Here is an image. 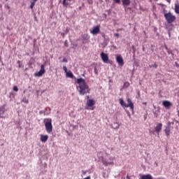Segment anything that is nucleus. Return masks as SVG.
Instances as JSON below:
<instances>
[{"label": "nucleus", "mask_w": 179, "mask_h": 179, "mask_svg": "<svg viewBox=\"0 0 179 179\" xmlns=\"http://www.w3.org/2000/svg\"><path fill=\"white\" fill-rule=\"evenodd\" d=\"M77 83L79 85V93L80 96H85L87 93H90V88H89V85L86 84V81L85 79L80 78L77 79Z\"/></svg>", "instance_id": "obj_1"}, {"label": "nucleus", "mask_w": 179, "mask_h": 179, "mask_svg": "<svg viewBox=\"0 0 179 179\" xmlns=\"http://www.w3.org/2000/svg\"><path fill=\"white\" fill-rule=\"evenodd\" d=\"M43 122L45 124L46 132H48V134H51V132H52V120L50 118L44 119Z\"/></svg>", "instance_id": "obj_2"}, {"label": "nucleus", "mask_w": 179, "mask_h": 179, "mask_svg": "<svg viewBox=\"0 0 179 179\" xmlns=\"http://www.w3.org/2000/svg\"><path fill=\"white\" fill-rule=\"evenodd\" d=\"M164 16L168 24H171V23H173L176 19V15H173L171 13V12L164 13Z\"/></svg>", "instance_id": "obj_3"}, {"label": "nucleus", "mask_w": 179, "mask_h": 179, "mask_svg": "<svg viewBox=\"0 0 179 179\" xmlns=\"http://www.w3.org/2000/svg\"><path fill=\"white\" fill-rule=\"evenodd\" d=\"M171 124H174V122H168L165 127L164 132L166 136H170V132L171 131Z\"/></svg>", "instance_id": "obj_4"}, {"label": "nucleus", "mask_w": 179, "mask_h": 179, "mask_svg": "<svg viewBox=\"0 0 179 179\" xmlns=\"http://www.w3.org/2000/svg\"><path fill=\"white\" fill-rule=\"evenodd\" d=\"M45 66L44 64L41 65V69L38 72L35 73L34 76L40 78V76H43L44 73H45Z\"/></svg>", "instance_id": "obj_5"}, {"label": "nucleus", "mask_w": 179, "mask_h": 179, "mask_svg": "<svg viewBox=\"0 0 179 179\" xmlns=\"http://www.w3.org/2000/svg\"><path fill=\"white\" fill-rule=\"evenodd\" d=\"M109 160L110 161H108V160H107V159H106L104 158H102V163H103V165L106 166V167H107V166H110L111 164H114V162H113L114 160V157H109Z\"/></svg>", "instance_id": "obj_6"}, {"label": "nucleus", "mask_w": 179, "mask_h": 179, "mask_svg": "<svg viewBox=\"0 0 179 179\" xmlns=\"http://www.w3.org/2000/svg\"><path fill=\"white\" fill-rule=\"evenodd\" d=\"M116 62H117L120 66H124V59L121 55H117L116 57Z\"/></svg>", "instance_id": "obj_7"}, {"label": "nucleus", "mask_w": 179, "mask_h": 179, "mask_svg": "<svg viewBox=\"0 0 179 179\" xmlns=\"http://www.w3.org/2000/svg\"><path fill=\"white\" fill-rule=\"evenodd\" d=\"M101 58L104 64H107L108 62V55L104 53V52L101 53Z\"/></svg>", "instance_id": "obj_8"}, {"label": "nucleus", "mask_w": 179, "mask_h": 179, "mask_svg": "<svg viewBox=\"0 0 179 179\" xmlns=\"http://www.w3.org/2000/svg\"><path fill=\"white\" fill-rule=\"evenodd\" d=\"M92 34L96 35L100 33V25H97L94 27L92 30L91 31Z\"/></svg>", "instance_id": "obj_9"}, {"label": "nucleus", "mask_w": 179, "mask_h": 179, "mask_svg": "<svg viewBox=\"0 0 179 179\" xmlns=\"http://www.w3.org/2000/svg\"><path fill=\"white\" fill-rule=\"evenodd\" d=\"M127 103L128 104H127V108H128V107H129L132 111H134V103H132V100H131V99L128 98L127 99Z\"/></svg>", "instance_id": "obj_10"}, {"label": "nucleus", "mask_w": 179, "mask_h": 179, "mask_svg": "<svg viewBox=\"0 0 179 179\" xmlns=\"http://www.w3.org/2000/svg\"><path fill=\"white\" fill-rule=\"evenodd\" d=\"M162 104H163L164 107H165L166 108H170V107H171V106H172L171 102H170V101H164L162 102Z\"/></svg>", "instance_id": "obj_11"}, {"label": "nucleus", "mask_w": 179, "mask_h": 179, "mask_svg": "<svg viewBox=\"0 0 179 179\" xmlns=\"http://www.w3.org/2000/svg\"><path fill=\"white\" fill-rule=\"evenodd\" d=\"M162 127H163V124H162V123H159L158 124H157V126L155 127V131L157 132V134H159V132H160V131H162Z\"/></svg>", "instance_id": "obj_12"}, {"label": "nucleus", "mask_w": 179, "mask_h": 179, "mask_svg": "<svg viewBox=\"0 0 179 179\" xmlns=\"http://www.w3.org/2000/svg\"><path fill=\"white\" fill-rule=\"evenodd\" d=\"M48 141V136L47 135H41V142H43V143H45Z\"/></svg>", "instance_id": "obj_13"}, {"label": "nucleus", "mask_w": 179, "mask_h": 179, "mask_svg": "<svg viewBox=\"0 0 179 179\" xmlns=\"http://www.w3.org/2000/svg\"><path fill=\"white\" fill-rule=\"evenodd\" d=\"M87 106L88 107H93L94 106V100H93V99H88L87 101Z\"/></svg>", "instance_id": "obj_14"}, {"label": "nucleus", "mask_w": 179, "mask_h": 179, "mask_svg": "<svg viewBox=\"0 0 179 179\" xmlns=\"http://www.w3.org/2000/svg\"><path fill=\"white\" fill-rule=\"evenodd\" d=\"M5 107H6V104L0 106V115H3V114H5V111H6V109H5Z\"/></svg>", "instance_id": "obj_15"}, {"label": "nucleus", "mask_w": 179, "mask_h": 179, "mask_svg": "<svg viewBox=\"0 0 179 179\" xmlns=\"http://www.w3.org/2000/svg\"><path fill=\"white\" fill-rule=\"evenodd\" d=\"M123 6H129L131 5V0H122Z\"/></svg>", "instance_id": "obj_16"}, {"label": "nucleus", "mask_w": 179, "mask_h": 179, "mask_svg": "<svg viewBox=\"0 0 179 179\" xmlns=\"http://www.w3.org/2000/svg\"><path fill=\"white\" fill-rule=\"evenodd\" d=\"M140 179H153L150 174L143 175Z\"/></svg>", "instance_id": "obj_17"}, {"label": "nucleus", "mask_w": 179, "mask_h": 179, "mask_svg": "<svg viewBox=\"0 0 179 179\" xmlns=\"http://www.w3.org/2000/svg\"><path fill=\"white\" fill-rule=\"evenodd\" d=\"M66 76L67 78H70L71 79L73 78V73L72 71H69L66 73Z\"/></svg>", "instance_id": "obj_18"}, {"label": "nucleus", "mask_w": 179, "mask_h": 179, "mask_svg": "<svg viewBox=\"0 0 179 179\" xmlns=\"http://www.w3.org/2000/svg\"><path fill=\"white\" fill-rule=\"evenodd\" d=\"M119 101H120V106H122V107H126V108H127V103H125L124 99H120Z\"/></svg>", "instance_id": "obj_19"}, {"label": "nucleus", "mask_w": 179, "mask_h": 179, "mask_svg": "<svg viewBox=\"0 0 179 179\" xmlns=\"http://www.w3.org/2000/svg\"><path fill=\"white\" fill-rule=\"evenodd\" d=\"M112 128H113L114 129H118V128H120V124L117 122H114L112 125Z\"/></svg>", "instance_id": "obj_20"}, {"label": "nucleus", "mask_w": 179, "mask_h": 179, "mask_svg": "<svg viewBox=\"0 0 179 179\" xmlns=\"http://www.w3.org/2000/svg\"><path fill=\"white\" fill-rule=\"evenodd\" d=\"M175 12L176 13H179V3L175 4Z\"/></svg>", "instance_id": "obj_21"}, {"label": "nucleus", "mask_w": 179, "mask_h": 179, "mask_svg": "<svg viewBox=\"0 0 179 179\" xmlns=\"http://www.w3.org/2000/svg\"><path fill=\"white\" fill-rule=\"evenodd\" d=\"M22 101L23 103H25V104H27L29 103V99H27V98H26V96H24L22 99Z\"/></svg>", "instance_id": "obj_22"}, {"label": "nucleus", "mask_w": 179, "mask_h": 179, "mask_svg": "<svg viewBox=\"0 0 179 179\" xmlns=\"http://www.w3.org/2000/svg\"><path fill=\"white\" fill-rule=\"evenodd\" d=\"M34 5H36V2L32 1L30 5L31 9H33L34 8Z\"/></svg>", "instance_id": "obj_23"}, {"label": "nucleus", "mask_w": 179, "mask_h": 179, "mask_svg": "<svg viewBox=\"0 0 179 179\" xmlns=\"http://www.w3.org/2000/svg\"><path fill=\"white\" fill-rule=\"evenodd\" d=\"M113 2L115 3H117V5H120V3H121V0H113Z\"/></svg>", "instance_id": "obj_24"}, {"label": "nucleus", "mask_w": 179, "mask_h": 179, "mask_svg": "<svg viewBox=\"0 0 179 179\" xmlns=\"http://www.w3.org/2000/svg\"><path fill=\"white\" fill-rule=\"evenodd\" d=\"M14 92H18L19 91V88H17V86H14L13 88Z\"/></svg>", "instance_id": "obj_25"}, {"label": "nucleus", "mask_w": 179, "mask_h": 179, "mask_svg": "<svg viewBox=\"0 0 179 179\" xmlns=\"http://www.w3.org/2000/svg\"><path fill=\"white\" fill-rule=\"evenodd\" d=\"M63 5L64 6H68V2H66V0H64L63 1Z\"/></svg>", "instance_id": "obj_26"}, {"label": "nucleus", "mask_w": 179, "mask_h": 179, "mask_svg": "<svg viewBox=\"0 0 179 179\" xmlns=\"http://www.w3.org/2000/svg\"><path fill=\"white\" fill-rule=\"evenodd\" d=\"M63 69H64L65 73H66V72H68V69L66 68V66H64Z\"/></svg>", "instance_id": "obj_27"}, {"label": "nucleus", "mask_w": 179, "mask_h": 179, "mask_svg": "<svg viewBox=\"0 0 179 179\" xmlns=\"http://www.w3.org/2000/svg\"><path fill=\"white\" fill-rule=\"evenodd\" d=\"M94 73H96V75H99V71L96 67H94Z\"/></svg>", "instance_id": "obj_28"}, {"label": "nucleus", "mask_w": 179, "mask_h": 179, "mask_svg": "<svg viewBox=\"0 0 179 179\" xmlns=\"http://www.w3.org/2000/svg\"><path fill=\"white\" fill-rule=\"evenodd\" d=\"M114 36L115 37H117V38H118L120 37V34L118 33L114 34Z\"/></svg>", "instance_id": "obj_29"}, {"label": "nucleus", "mask_w": 179, "mask_h": 179, "mask_svg": "<svg viewBox=\"0 0 179 179\" xmlns=\"http://www.w3.org/2000/svg\"><path fill=\"white\" fill-rule=\"evenodd\" d=\"M151 66H152V68H155V69L157 68V64H156V63H155L153 65H152Z\"/></svg>", "instance_id": "obj_30"}, {"label": "nucleus", "mask_w": 179, "mask_h": 179, "mask_svg": "<svg viewBox=\"0 0 179 179\" xmlns=\"http://www.w3.org/2000/svg\"><path fill=\"white\" fill-rule=\"evenodd\" d=\"M87 2L90 5H92V3H93V0H87Z\"/></svg>", "instance_id": "obj_31"}, {"label": "nucleus", "mask_w": 179, "mask_h": 179, "mask_svg": "<svg viewBox=\"0 0 179 179\" xmlns=\"http://www.w3.org/2000/svg\"><path fill=\"white\" fill-rule=\"evenodd\" d=\"M39 114L40 115H41V114H45V112H44V110H40Z\"/></svg>", "instance_id": "obj_32"}, {"label": "nucleus", "mask_w": 179, "mask_h": 179, "mask_svg": "<svg viewBox=\"0 0 179 179\" xmlns=\"http://www.w3.org/2000/svg\"><path fill=\"white\" fill-rule=\"evenodd\" d=\"M62 62H68V59H66V58H64L62 60Z\"/></svg>", "instance_id": "obj_33"}, {"label": "nucleus", "mask_w": 179, "mask_h": 179, "mask_svg": "<svg viewBox=\"0 0 179 179\" xmlns=\"http://www.w3.org/2000/svg\"><path fill=\"white\" fill-rule=\"evenodd\" d=\"M0 118H6V116L0 115Z\"/></svg>", "instance_id": "obj_34"}, {"label": "nucleus", "mask_w": 179, "mask_h": 179, "mask_svg": "<svg viewBox=\"0 0 179 179\" xmlns=\"http://www.w3.org/2000/svg\"><path fill=\"white\" fill-rule=\"evenodd\" d=\"M87 173V171H83V174L85 176V174H86Z\"/></svg>", "instance_id": "obj_35"}, {"label": "nucleus", "mask_w": 179, "mask_h": 179, "mask_svg": "<svg viewBox=\"0 0 179 179\" xmlns=\"http://www.w3.org/2000/svg\"><path fill=\"white\" fill-rule=\"evenodd\" d=\"M155 117H157V115L156 114V112L154 113Z\"/></svg>", "instance_id": "obj_36"}, {"label": "nucleus", "mask_w": 179, "mask_h": 179, "mask_svg": "<svg viewBox=\"0 0 179 179\" xmlns=\"http://www.w3.org/2000/svg\"><path fill=\"white\" fill-rule=\"evenodd\" d=\"M64 45H65L66 47H68V44L66 43V42L64 43Z\"/></svg>", "instance_id": "obj_37"}, {"label": "nucleus", "mask_w": 179, "mask_h": 179, "mask_svg": "<svg viewBox=\"0 0 179 179\" xmlns=\"http://www.w3.org/2000/svg\"><path fill=\"white\" fill-rule=\"evenodd\" d=\"M127 179H131V178H129V176H127Z\"/></svg>", "instance_id": "obj_38"}, {"label": "nucleus", "mask_w": 179, "mask_h": 179, "mask_svg": "<svg viewBox=\"0 0 179 179\" xmlns=\"http://www.w3.org/2000/svg\"><path fill=\"white\" fill-rule=\"evenodd\" d=\"M34 2H37V0H32Z\"/></svg>", "instance_id": "obj_39"}, {"label": "nucleus", "mask_w": 179, "mask_h": 179, "mask_svg": "<svg viewBox=\"0 0 179 179\" xmlns=\"http://www.w3.org/2000/svg\"><path fill=\"white\" fill-rule=\"evenodd\" d=\"M167 2H169V3H170V0H167Z\"/></svg>", "instance_id": "obj_40"}, {"label": "nucleus", "mask_w": 179, "mask_h": 179, "mask_svg": "<svg viewBox=\"0 0 179 179\" xmlns=\"http://www.w3.org/2000/svg\"><path fill=\"white\" fill-rule=\"evenodd\" d=\"M87 99H89V96H87Z\"/></svg>", "instance_id": "obj_41"}, {"label": "nucleus", "mask_w": 179, "mask_h": 179, "mask_svg": "<svg viewBox=\"0 0 179 179\" xmlns=\"http://www.w3.org/2000/svg\"><path fill=\"white\" fill-rule=\"evenodd\" d=\"M83 50H85V47L83 48Z\"/></svg>", "instance_id": "obj_42"}, {"label": "nucleus", "mask_w": 179, "mask_h": 179, "mask_svg": "<svg viewBox=\"0 0 179 179\" xmlns=\"http://www.w3.org/2000/svg\"><path fill=\"white\" fill-rule=\"evenodd\" d=\"M128 86H129V83H127Z\"/></svg>", "instance_id": "obj_43"}, {"label": "nucleus", "mask_w": 179, "mask_h": 179, "mask_svg": "<svg viewBox=\"0 0 179 179\" xmlns=\"http://www.w3.org/2000/svg\"><path fill=\"white\" fill-rule=\"evenodd\" d=\"M83 76H85V74H83Z\"/></svg>", "instance_id": "obj_44"}, {"label": "nucleus", "mask_w": 179, "mask_h": 179, "mask_svg": "<svg viewBox=\"0 0 179 179\" xmlns=\"http://www.w3.org/2000/svg\"><path fill=\"white\" fill-rule=\"evenodd\" d=\"M166 49L167 50V47H166Z\"/></svg>", "instance_id": "obj_45"}, {"label": "nucleus", "mask_w": 179, "mask_h": 179, "mask_svg": "<svg viewBox=\"0 0 179 179\" xmlns=\"http://www.w3.org/2000/svg\"><path fill=\"white\" fill-rule=\"evenodd\" d=\"M144 104H146V103H144Z\"/></svg>", "instance_id": "obj_46"}, {"label": "nucleus", "mask_w": 179, "mask_h": 179, "mask_svg": "<svg viewBox=\"0 0 179 179\" xmlns=\"http://www.w3.org/2000/svg\"><path fill=\"white\" fill-rule=\"evenodd\" d=\"M178 15H179V13H178Z\"/></svg>", "instance_id": "obj_47"}]
</instances>
